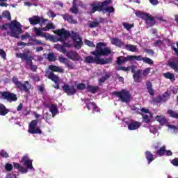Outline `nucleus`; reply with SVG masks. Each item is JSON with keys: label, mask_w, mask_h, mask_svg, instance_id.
Segmentation results:
<instances>
[{"label": "nucleus", "mask_w": 178, "mask_h": 178, "mask_svg": "<svg viewBox=\"0 0 178 178\" xmlns=\"http://www.w3.org/2000/svg\"><path fill=\"white\" fill-rule=\"evenodd\" d=\"M163 76L165 79H168L171 81H175V80H176V78L175 77V74L170 72H165L163 74Z\"/></svg>", "instance_id": "58836bf2"}, {"label": "nucleus", "mask_w": 178, "mask_h": 178, "mask_svg": "<svg viewBox=\"0 0 178 178\" xmlns=\"http://www.w3.org/2000/svg\"><path fill=\"white\" fill-rule=\"evenodd\" d=\"M70 10L71 13H73L74 15H77V13H79V9L77 8V6H72Z\"/></svg>", "instance_id": "8fccbe9b"}, {"label": "nucleus", "mask_w": 178, "mask_h": 178, "mask_svg": "<svg viewBox=\"0 0 178 178\" xmlns=\"http://www.w3.org/2000/svg\"><path fill=\"white\" fill-rule=\"evenodd\" d=\"M61 17H63V19L65 20H67L68 23H70L71 24H76L77 21L73 19V17L70 15L69 13H66L65 15H61Z\"/></svg>", "instance_id": "5701e85b"}, {"label": "nucleus", "mask_w": 178, "mask_h": 178, "mask_svg": "<svg viewBox=\"0 0 178 178\" xmlns=\"http://www.w3.org/2000/svg\"><path fill=\"white\" fill-rule=\"evenodd\" d=\"M58 60L60 63H63L67 67H68V69H74V65L72 61H70V60L65 57L59 56Z\"/></svg>", "instance_id": "aec40b11"}, {"label": "nucleus", "mask_w": 178, "mask_h": 178, "mask_svg": "<svg viewBox=\"0 0 178 178\" xmlns=\"http://www.w3.org/2000/svg\"><path fill=\"white\" fill-rule=\"evenodd\" d=\"M46 77L55 83L56 86L54 88H56V90H59V88H60V87L59 86V81H60V79H59L58 75L55 74L52 72L46 71Z\"/></svg>", "instance_id": "9d476101"}, {"label": "nucleus", "mask_w": 178, "mask_h": 178, "mask_svg": "<svg viewBox=\"0 0 178 178\" xmlns=\"http://www.w3.org/2000/svg\"><path fill=\"white\" fill-rule=\"evenodd\" d=\"M31 44L32 45H42V42L37 39H32V43H30V44Z\"/></svg>", "instance_id": "5fc2aeb1"}, {"label": "nucleus", "mask_w": 178, "mask_h": 178, "mask_svg": "<svg viewBox=\"0 0 178 178\" xmlns=\"http://www.w3.org/2000/svg\"><path fill=\"white\" fill-rule=\"evenodd\" d=\"M111 44H113V45H115V47H118V48H122V47H124V42L118 38H113L111 40Z\"/></svg>", "instance_id": "393cba45"}, {"label": "nucleus", "mask_w": 178, "mask_h": 178, "mask_svg": "<svg viewBox=\"0 0 178 178\" xmlns=\"http://www.w3.org/2000/svg\"><path fill=\"white\" fill-rule=\"evenodd\" d=\"M8 113H9V109L3 104L0 103V116H6Z\"/></svg>", "instance_id": "c85d7f7f"}, {"label": "nucleus", "mask_w": 178, "mask_h": 178, "mask_svg": "<svg viewBox=\"0 0 178 178\" xmlns=\"http://www.w3.org/2000/svg\"><path fill=\"white\" fill-rule=\"evenodd\" d=\"M136 16H140L141 19L145 20L146 24L149 26V27H152V26H155V23H156V22L155 21V18L154 17L150 16L149 14H146L138 11L136 13Z\"/></svg>", "instance_id": "423d86ee"}, {"label": "nucleus", "mask_w": 178, "mask_h": 178, "mask_svg": "<svg viewBox=\"0 0 178 178\" xmlns=\"http://www.w3.org/2000/svg\"><path fill=\"white\" fill-rule=\"evenodd\" d=\"M122 26L124 27L126 30L128 31H130V29H133L134 27V24H129L127 22H123Z\"/></svg>", "instance_id": "a18cd8bd"}, {"label": "nucleus", "mask_w": 178, "mask_h": 178, "mask_svg": "<svg viewBox=\"0 0 178 178\" xmlns=\"http://www.w3.org/2000/svg\"><path fill=\"white\" fill-rule=\"evenodd\" d=\"M42 31H49V30H55V26L52 22L47 24L46 26L41 29Z\"/></svg>", "instance_id": "ea45409f"}, {"label": "nucleus", "mask_w": 178, "mask_h": 178, "mask_svg": "<svg viewBox=\"0 0 178 178\" xmlns=\"http://www.w3.org/2000/svg\"><path fill=\"white\" fill-rule=\"evenodd\" d=\"M84 42L86 45H88V47H90L91 48H94L95 47L94 42H91L90 40H88L87 39L85 40Z\"/></svg>", "instance_id": "864d4df0"}, {"label": "nucleus", "mask_w": 178, "mask_h": 178, "mask_svg": "<svg viewBox=\"0 0 178 178\" xmlns=\"http://www.w3.org/2000/svg\"><path fill=\"white\" fill-rule=\"evenodd\" d=\"M156 155L159 156H163L166 154V146H162L159 150L156 152Z\"/></svg>", "instance_id": "f704fd0d"}, {"label": "nucleus", "mask_w": 178, "mask_h": 178, "mask_svg": "<svg viewBox=\"0 0 178 178\" xmlns=\"http://www.w3.org/2000/svg\"><path fill=\"white\" fill-rule=\"evenodd\" d=\"M66 56L67 58H68V59H71V60L74 61L80 60L81 58V56H79V53L73 50L67 52Z\"/></svg>", "instance_id": "a211bd4d"}, {"label": "nucleus", "mask_w": 178, "mask_h": 178, "mask_svg": "<svg viewBox=\"0 0 178 178\" xmlns=\"http://www.w3.org/2000/svg\"><path fill=\"white\" fill-rule=\"evenodd\" d=\"M37 124H38V121L32 120L29 124L28 133L30 134H42V131L40 128H37Z\"/></svg>", "instance_id": "6e6552de"}, {"label": "nucleus", "mask_w": 178, "mask_h": 178, "mask_svg": "<svg viewBox=\"0 0 178 178\" xmlns=\"http://www.w3.org/2000/svg\"><path fill=\"white\" fill-rule=\"evenodd\" d=\"M168 66L172 69L175 72V73L178 72V60L176 57H172L168 61Z\"/></svg>", "instance_id": "dca6fc26"}, {"label": "nucleus", "mask_w": 178, "mask_h": 178, "mask_svg": "<svg viewBox=\"0 0 178 178\" xmlns=\"http://www.w3.org/2000/svg\"><path fill=\"white\" fill-rule=\"evenodd\" d=\"M171 163L174 165V166H178V159L175 158L174 159L172 160Z\"/></svg>", "instance_id": "0e129e2a"}, {"label": "nucleus", "mask_w": 178, "mask_h": 178, "mask_svg": "<svg viewBox=\"0 0 178 178\" xmlns=\"http://www.w3.org/2000/svg\"><path fill=\"white\" fill-rule=\"evenodd\" d=\"M49 111L51 112L52 117L55 118L58 114V107H56V104H51L49 108Z\"/></svg>", "instance_id": "72a5a7b5"}, {"label": "nucleus", "mask_w": 178, "mask_h": 178, "mask_svg": "<svg viewBox=\"0 0 178 178\" xmlns=\"http://www.w3.org/2000/svg\"><path fill=\"white\" fill-rule=\"evenodd\" d=\"M90 15L95 13V12H104V8L101 6V1H94L90 4Z\"/></svg>", "instance_id": "2eb2a0df"}, {"label": "nucleus", "mask_w": 178, "mask_h": 178, "mask_svg": "<svg viewBox=\"0 0 178 178\" xmlns=\"http://www.w3.org/2000/svg\"><path fill=\"white\" fill-rule=\"evenodd\" d=\"M12 82L15 84V88L19 90V91L30 94V90H31V83L29 81H25L24 83L19 81V79L16 76L12 78Z\"/></svg>", "instance_id": "7ed1b4c3"}, {"label": "nucleus", "mask_w": 178, "mask_h": 178, "mask_svg": "<svg viewBox=\"0 0 178 178\" xmlns=\"http://www.w3.org/2000/svg\"><path fill=\"white\" fill-rule=\"evenodd\" d=\"M99 90V86H87V90L92 94H97Z\"/></svg>", "instance_id": "7c9ffc66"}, {"label": "nucleus", "mask_w": 178, "mask_h": 178, "mask_svg": "<svg viewBox=\"0 0 178 178\" xmlns=\"http://www.w3.org/2000/svg\"><path fill=\"white\" fill-rule=\"evenodd\" d=\"M16 57L20 58L22 60H25L26 65L30 66V69L32 72H37V65H33V59H34V57L29 56L27 53H17Z\"/></svg>", "instance_id": "20e7f679"}, {"label": "nucleus", "mask_w": 178, "mask_h": 178, "mask_svg": "<svg viewBox=\"0 0 178 178\" xmlns=\"http://www.w3.org/2000/svg\"><path fill=\"white\" fill-rule=\"evenodd\" d=\"M110 3H112V0H105L103 2H100L102 9H106V8H108V5H110Z\"/></svg>", "instance_id": "c03bdc74"}, {"label": "nucleus", "mask_w": 178, "mask_h": 178, "mask_svg": "<svg viewBox=\"0 0 178 178\" xmlns=\"http://www.w3.org/2000/svg\"><path fill=\"white\" fill-rule=\"evenodd\" d=\"M149 72H151V68L149 67L145 68L143 71V76H148V74H149Z\"/></svg>", "instance_id": "bf43d9fd"}, {"label": "nucleus", "mask_w": 178, "mask_h": 178, "mask_svg": "<svg viewBox=\"0 0 178 178\" xmlns=\"http://www.w3.org/2000/svg\"><path fill=\"white\" fill-rule=\"evenodd\" d=\"M14 168L15 169H18V170H19V172H21L22 173H27L28 172L27 168H24L22 165H20L19 163H14Z\"/></svg>", "instance_id": "473e14b6"}, {"label": "nucleus", "mask_w": 178, "mask_h": 178, "mask_svg": "<svg viewBox=\"0 0 178 178\" xmlns=\"http://www.w3.org/2000/svg\"><path fill=\"white\" fill-rule=\"evenodd\" d=\"M142 118L145 123H149V122H151V119H152V114L151 113H149V115L147 114H143Z\"/></svg>", "instance_id": "4c0bfd02"}, {"label": "nucleus", "mask_w": 178, "mask_h": 178, "mask_svg": "<svg viewBox=\"0 0 178 178\" xmlns=\"http://www.w3.org/2000/svg\"><path fill=\"white\" fill-rule=\"evenodd\" d=\"M103 12H107L108 13H115V8H113V6L106 7V8H103Z\"/></svg>", "instance_id": "49530a36"}, {"label": "nucleus", "mask_w": 178, "mask_h": 178, "mask_svg": "<svg viewBox=\"0 0 178 178\" xmlns=\"http://www.w3.org/2000/svg\"><path fill=\"white\" fill-rule=\"evenodd\" d=\"M99 26V22H92L89 24V27L90 29H95V27H98Z\"/></svg>", "instance_id": "6e6d98bb"}, {"label": "nucleus", "mask_w": 178, "mask_h": 178, "mask_svg": "<svg viewBox=\"0 0 178 178\" xmlns=\"http://www.w3.org/2000/svg\"><path fill=\"white\" fill-rule=\"evenodd\" d=\"M47 59L49 62H55V54L54 53H49L47 54Z\"/></svg>", "instance_id": "09e8293b"}, {"label": "nucleus", "mask_w": 178, "mask_h": 178, "mask_svg": "<svg viewBox=\"0 0 178 178\" xmlns=\"http://www.w3.org/2000/svg\"><path fill=\"white\" fill-rule=\"evenodd\" d=\"M34 30L37 36L41 35V37H43L44 38H48V36H47V34L42 33L40 28L34 27Z\"/></svg>", "instance_id": "a19ab883"}, {"label": "nucleus", "mask_w": 178, "mask_h": 178, "mask_svg": "<svg viewBox=\"0 0 178 178\" xmlns=\"http://www.w3.org/2000/svg\"><path fill=\"white\" fill-rule=\"evenodd\" d=\"M86 84L83 83H80L77 85L76 88L77 90H80V91H83L84 90H86Z\"/></svg>", "instance_id": "603ef678"}, {"label": "nucleus", "mask_w": 178, "mask_h": 178, "mask_svg": "<svg viewBox=\"0 0 178 178\" xmlns=\"http://www.w3.org/2000/svg\"><path fill=\"white\" fill-rule=\"evenodd\" d=\"M145 155L149 165L155 159V156L149 151H146Z\"/></svg>", "instance_id": "cd10ccee"}, {"label": "nucleus", "mask_w": 178, "mask_h": 178, "mask_svg": "<svg viewBox=\"0 0 178 178\" xmlns=\"http://www.w3.org/2000/svg\"><path fill=\"white\" fill-rule=\"evenodd\" d=\"M5 169L7 172H12V170H13V165L11 163H8L5 165Z\"/></svg>", "instance_id": "3c124183"}, {"label": "nucleus", "mask_w": 178, "mask_h": 178, "mask_svg": "<svg viewBox=\"0 0 178 178\" xmlns=\"http://www.w3.org/2000/svg\"><path fill=\"white\" fill-rule=\"evenodd\" d=\"M146 86L149 95L153 96L155 93L154 92V89H152V82H151V81H147L146 82Z\"/></svg>", "instance_id": "2f4dec72"}, {"label": "nucleus", "mask_w": 178, "mask_h": 178, "mask_svg": "<svg viewBox=\"0 0 178 178\" xmlns=\"http://www.w3.org/2000/svg\"><path fill=\"white\" fill-rule=\"evenodd\" d=\"M0 99H4L8 102H16L17 101V95L9 91H0Z\"/></svg>", "instance_id": "0eeeda50"}, {"label": "nucleus", "mask_w": 178, "mask_h": 178, "mask_svg": "<svg viewBox=\"0 0 178 178\" xmlns=\"http://www.w3.org/2000/svg\"><path fill=\"white\" fill-rule=\"evenodd\" d=\"M59 51L62 52V54H67V50H66L65 47L63 45L60 47Z\"/></svg>", "instance_id": "69168bd1"}, {"label": "nucleus", "mask_w": 178, "mask_h": 178, "mask_svg": "<svg viewBox=\"0 0 178 178\" xmlns=\"http://www.w3.org/2000/svg\"><path fill=\"white\" fill-rule=\"evenodd\" d=\"M149 2H150L152 5H158V3H159L158 0H149Z\"/></svg>", "instance_id": "338daca9"}, {"label": "nucleus", "mask_w": 178, "mask_h": 178, "mask_svg": "<svg viewBox=\"0 0 178 178\" xmlns=\"http://www.w3.org/2000/svg\"><path fill=\"white\" fill-rule=\"evenodd\" d=\"M113 95L117 98H120L122 102H125L126 104L130 102L131 101V94L128 90L124 89H122L120 91H114L113 92Z\"/></svg>", "instance_id": "39448f33"}, {"label": "nucleus", "mask_w": 178, "mask_h": 178, "mask_svg": "<svg viewBox=\"0 0 178 178\" xmlns=\"http://www.w3.org/2000/svg\"><path fill=\"white\" fill-rule=\"evenodd\" d=\"M49 70H51L50 72H51V73H54V72H57L58 73H65V70L63 68L54 65H50L49 66Z\"/></svg>", "instance_id": "a878e982"}, {"label": "nucleus", "mask_w": 178, "mask_h": 178, "mask_svg": "<svg viewBox=\"0 0 178 178\" xmlns=\"http://www.w3.org/2000/svg\"><path fill=\"white\" fill-rule=\"evenodd\" d=\"M110 78L111 75H109V74H106L104 76H102L99 79V85L101 86V84H104V83H105V81H106V80Z\"/></svg>", "instance_id": "79ce46f5"}, {"label": "nucleus", "mask_w": 178, "mask_h": 178, "mask_svg": "<svg viewBox=\"0 0 178 178\" xmlns=\"http://www.w3.org/2000/svg\"><path fill=\"white\" fill-rule=\"evenodd\" d=\"M169 98V94L165 92L162 96L159 95L152 99V102L154 104H161V102H166Z\"/></svg>", "instance_id": "f3484780"}, {"label": "nucleus", "mask_w": 178, "mask_h": 178, "mask_svg": "<svg viewBox=\"0 0 178 178\" xmlns=\"http://www.w3.org/2000/svg\"><path fill=\"white\" fill-rule=\"evenodd\" d=\"M2 17L7 19L9 21L12 20V17H10V13L8 10L3 11L2 13Z\"/></svg>", "instance_id": "37998d69"}, {"label": "nucleus", "mask_w": 178, "mask_h": 178, "mask_svg": "<svg viewBox=\"0 0 178 178\" xmlns=\"http://www.w3.org/2000/svg\"><path fill=\"white\" fill-rule=\"evenodd\" d=\"M106 47V44L104 42H98L96 44V49L90 52V55H94L95 58L88 56L85 58V62L86 63H96V65H108V63H112V58H101L99 56H108L112 54V51L109 47Z\"/></svg>", "instance_id": "f257e3e1"}, {"label": "nucleus", "mask_w": 178, "mask_h": 178, "mask_svg": "<svg viewBox=\"0 0 178 178\" xmlns=\"http://www.w3.org/2000/svg\"><path fill=\"white\" fill-rule=\"evenodd\" d=\"M27 38H30V34L29 33H26L24 35H21V40L23 41V40H27Z\"/></svg>", "instance_id": "680f3d73"}, {"label": "nucleus", "mask_w": 178, "mask_h": 178, "mask_svg": "<svg viewBox=\"0 0 178 178\" xmlns=\"http://www.w3.org/2000/svg\"><path fill=\"white\" fill-rule=\"evenodd\" d=\"M29 20L30 24H32L33 26H35V24H40L42 26H43V24H45L46 22H48V19L40 17L37 15H34L31 18H29Z\"/></svg>", "instance_id": "9b49d317"}, {"label": "nucleus", "mask_w": 178, "mask_h": 178, "mask_svg": "<svg viewBox=\"0 0 178 178\" xmlns=\"http://www.w3.org/2000/svg\"><path fill=\"white\" fill-rule=\"evenodd\" d=\"M124 48L131 52H136V51H137V47L133 44H124Z\"/></svg>", "instance_id": "e433bc0d"}, {"label": "nucleus", "mask_w": 178, "mask_h": 178, "mask_svg": "<svg viewBox=\"0 0 178 178\" xmlns=\"http://www.w3.org/2000/svg\"><path fill=\"white\" fill-rule=\"evenodd\" d=\"M72 40L74 41V47L75 49H81V47H83V38H81L79 34L74 33Z\"/></svg>", "instance_id": "4468645a"}, {"label": "nucleus", "mask_w": 178, "mask_h": 178, "mask_svg": "<svg viewBox=\"0 0 178 178\" xmlns=\"http://www.w3.org/2000/svg\"><path fill=\"white\" fill-rule=\"evenodd\" d=\"M22 162L24 163V166L27 168V169H34L33 167V160L29 159L27 156L22 158Z\"/></svg>", "instance_id": "412c9836"}, {"label": "nucleus", "mask_w": 178, "mask_h": 178, "mask_svg": "<svg viewBox=\"0 0 178 178\" xmlns=\"http://www.w3.org/2000/svg\"><path fill=\"white\" fill-rule=\"evenodd\" d=\"M84 102L88 111H93V112H98V106L95 102H90V99H85Z\"/></svg>", "instance_id": "6ab92c4d"}, {"label": "nucleus", "mask_w": 178, "mask_h": 178, "mask_svg": "<svg viewBox=\"0 0 178 178\" xmlns=\"http://www.w3.org/2000/svg\"><path fill=\"white\" fill-rule=\"evenodd\" d=\"M0 56L3 59H6V52H5V50L0 49Z\"/></svg>", "instance_id": "052dcab7"}, {"label": "nucleus", "mask_w": 178, "mask_h": 178, "mask_svg": "<svg viewBox=\"0 0 178 178\" xmlns=\"http://www.w3.org/2000/svg\"><path fill=\"white\" fill-rule=\"evenodd\" d=\"M115 70H117V71L122 70V72H129L130 70V66H129V67H123V66L117 67L115 68Z\"/></svg>", "instance_id": "de8ad7c7"}, {"label": "nucleus", "mask_w": 178, "mask_h": 178, "mask_svg": "<svg viewBox=\"0 0 178 178\" xmlns=\"http://www.w3.org/2000/svg\"><path fill=\"white\" fill-rule=\"evenodd\" d=\"M145 52L146 54H148V55H151L152 56H154L155 55V51H154L152 49H144Z\"/></svg>", "instance_id": "13d9d810"}, {"label": "nucleus", "mask_w": 178, "mask_h": 178, "mask_svg": "<svg viewBox=\"0 0 178 178\" xmlns=\"http://www.w3.org/2000/svg\"><path fill=\"white\" fill-rule=\"evenodd\" d=\"M130 70H131V73H134H134H136V65H131V66H130Z\"/></svg>", "instance_id": "774afa93"}, {"label": "nucleus", "mask_w": 178, "mask_h": 178, "mask_svg": "<svg viewBox=\"0 0 178 178\" xmlns=\"http://www.w3.org/2000/svg\"><path fill=\"white\" fill-rule=\"evenodd\" d=\"M141 126V122L137 121H133L128 124L129 130H137Z\"/></svg>", "instance_id": "b1692460"}, {"label": "nucleus", "mask_w": 178, "mask_h": 178, "mask_svg": "<svg viewBox=\"0 0 178 178\" xmlns=\"http://www.w3.org/2000/svg\"><path fill=\"white\" fill-rule=\"evenodd\" d=\"M56 34L60 37L59 41H61V42L66 41L69 37H72V33L63 28L62 29L57 30Z\"/></svg>", "instance_id": "f8f14e48"}, {"label": "nucleus", "mask_w": 178, "mask_h": 178, "mask_svg": "<svg viewBox=\"0 0 178 178\" xmlns=\"http://www.w3.org/2000/svg\"><path fill=\"white\" fill-rule=\"evenodd\" d=\"M131 60H136V56H127V57L120 56L117 57L115 63L118 66H120L121 65H123V63H126V62H131Z\"/></svg>", "instance_id": "ddd939ff"}, {"label": "nucleus", "mask_w": 178, "mask_h": 178, "mask_svg": "<svg viewBox=\"0 0 178 178\" xmlns=\"http://www.w3.org/2000/svg\"><path fill=\"white\" fill-rule=\"evenodd\" d=\"M156 120L157 122H159V123H160V124H161V126H163V124H165L166 123V122H168V120H166V118H165L162 115H157L156 117Z\"/></svg>", "instance_id": "c9c22d12"}, {"label": "nucleus", "mask_w": 178, "mask_h": 178, "mask_svg": "<svg viewBox=\"0 0 178 178\" xmlns=\"http://www.w3.org/2000/svg\"><path fill=\"white\" fill-rule=\"evenodd\" d=\"M0 158H9V154L4 150H1L0 152Z\"/></svg>", "instance_id": "4d7b16f0"}, {"label": "nucleus", "mask_w": 178, "mask_h": 178, "mask_svg": "<svg viewBox=\"0 0 178 178\" xmlns=\"http://www.w3.org/2000/svg\"><path fill=\"white\" fill-rule=\"evenodd\" d=\"M31 43H24V42H18L17 43V47H22L23 45L24 47H29Z\"/></svg>", "instance_id": "e2e57ef3"}, {"label": "nucleus", "mask_w": 178, "mask_h": 178, "mask_svg": "<svg viewBox=\"0 0 178 178\" xmlns=\"http://www.w3.org/2000/svg\"><path fill=\"white\" fill-rule=\"evenodd\" d=\"M167 115H168V116L170 118H172V119H178V111H177L168 109L167 111Z\"/></svg>", "instance_id": "c756f323"}, {"label": "nucleus", "mask_w": 178, "mask_h": 178, "mask_svg": "<svg viewBox=\"0 0 178 178\" xmlns=\"http://www.w3.org/2000/svg\"><path fill=\"white\" fill-rule=\"evenodd\" d=\"M141 73H143V70H138L133 74V79L135 83H140L141 81Z\"/></svg>", "instance_id": "bb28decb"}, {"label": "nucleus", "mask_w": 178, "mask_h": 178, "mask_svg": "<svg viewBox=\"0 0 178 178\" xmlns=\"http://www.w3.org/2000/svg\"><path fill=\"white\" fill-rule=\"evenodd\" d=\"M63 91L68 96L74 95L77 93V88L74 85L64 84L62 86Z\"/></svg>", "instance_id": "1a4fd4ad"}, {"label": "nucleus", "mask_w": 178, "mask_h": 178, "mask_svg": "<svg viewBox=\"0 0 178 178\" xmlns=\"http://www.w3.org/2000/svg\"><path fill=\"white\" fill-rule=\"evenodd\" d=\"M8 26L10 29V32H7V34L14 38H19V34H22V25L17 20L12 21L10 24L3 25V30H8Z\"/></svg>", "instance_id": "f03ea898"}, {"label": "nucleus", "mask_w": 178, "mask_h": 178, "mask_svg": "<svg viewBox=\"0 0 178 178\" xmlns=\"http://www.w3.org/2000/svg\"><path fill=\"white\" fill-rule=\"evenodd\" d=\"M135 60L141 61L143 60L147 65H154V60L148 57H143L141 56H135Z\"/></svg>", "instance_id": "4be33fe9"}]
</instances>
